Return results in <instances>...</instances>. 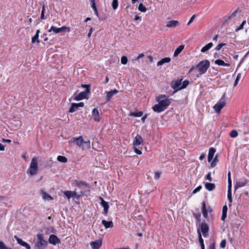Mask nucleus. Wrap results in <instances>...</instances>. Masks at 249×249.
<instances>
[{"mask_svg": "<svg viewBox=\"0 0 249 249\" xmlns=\"http://www.w3.org/2000/svg\"><path fill=\"white\" fill-rule=\"evenodd\" d=\"M138 9L142 12H145L147 10L146 8L142 3L140 4Z\"/></svg>", "mask_w": 249, "mask_h": 249, "instance_id": "a19ab883", "label": "nucleus"}, {"mask_svg": "<svg viewBox=\"0 0 249 249\" xmlns=\"http://www.w3.org/2000/svg\"><path fill=\"white\" fill-rule=\"evenodd\" d=\"M227 197L230 203H231L232 201L231 196V186H228Z\"/></svg>", "mask_w": 249, "mask_h": 249, "instance_id": "2f4dec72", "label": "nucleus"}, {"mask_svg": "<svg viewBox=\"0 0 249 249\" xmlns=\"http://www.w3.org/2000/svg\"><path fill=\"white\" fill-rule=\"evenodd\" d=\"M184 48V46L183 45H181L179 46H178L175 51L174 56L175 57L177 56L183 50Z\"/></svg>", "mask_w": 249, "mask_h": 249, "instance_id": "bb28decb", "label": "nucleus"}, {"mask_svg": "<svg viewBox=\"0 0 249 249\" xmlns=\"http://www.w3.org/2000/svg\"><path fill=\"white\" fill-rule=\"evenodd\" d=\"M14 238L17 240L18 244L23 247H25L27 249H31V247L26 242L22 241L21 239L18 238L17 235L14 236Z\"/></svg>", "mask_w": 249, "mask_h": 249, "instance_id": "f8f14e48", "label": "nucleus"}, {"mask_svg": "<svg viewBox=\"0 0 249 249\" xmlns=\"http://www.w3.org/2000/svg\"><path fill=\"white\" fill-rule=\"evenodd\" d=\"M194 216L195 217V218L197 220H198V221L200 220V216H201L200 213H198V214L194 213Z\"/></svg>", "mask_w": 249, "mask_h": 249, "instance_id": "e2e57ef3", "label": "nucleus"}, {"mask_svg": "<svg viewBox=\"0 0 249 249\" xmlns=\"http://www.w3.org/2000/svg\"><path fill=\"white\" fill-rule=\"evenodd\" d=\"M238 12V9L236 10L233 13H232L230 15L224 17L223 18V25H227L230 23V22L236 17V14Z\"/></svg>", "mask_w": 249, "mask_h": 249, "instance_id": "1a4fd4ad", "label": "nucleus"}, {"mask_svg": "<svg viewBox=\"0 0 249 249\" xmlns=\"http://www.w3.org/2000/svg\"><path fill=\"white\" fill-rule=\"evenodd\" d=\"M72 194L73 191H66L64 192V194L68 199L72 197Z\"/></svg>", "mask_w": 249, "mask_h": 249, "instance_id": "4c0bfd02", "label": "nucleus"}, {"mask_svg": "<svg viewBox=\"0 0 249 249\" xmlns=\"http://www.w3.org/2000/svg\"><path fill=\"white\" fill-rule=\"evenodd\" d=\"M92 31H93V28L92 27H90V29H89V32L88 34V37L89 38L91 36V35L92 33Z\"/></svg>", "mask_w": 249, "mask_h": 249, "instance_id": "69168bd1", "label": "nucleus"}, {"mask_svg": "<svg viewBox=\"0 0 249 249\" xmlns=\"http://www.w3.org/2000/svg\"><path fill=\"white\" fill-rule=\"evenodd\" d=\"M228 186H232V182L231 178V172H229L228 174Z\"/></svg>", "mask_w": 249, "mask_h": 249, "instance_id": "603ef678", "label": "nucleus"}, {"mask_svg": "<svg viewBox=\"0 0 249 249\" xmlns=\"http://www.w3.org/2000/svg\"><path fill=\"white\" fill-rule=\"evenodd\" d=\"M201 188H202L201 186L199 185V186H198L197 187H196V189H195L194 190V191H193V194H195L197 192H199L201 190Z\"/></svg>", "mask_w": 249, "mask_h": 249, "instance_id": "4d7b16f0", "label": "nucleus"}, {"mask_svg": "<svg viewBox=\"0 0 249 249\" xmlns=\"http://www.w3.org/2000/svg\"><path fill=\"white\" fill-rule=\"evenodd\" d=\"M83 88H86L85 91L80 92L77 95H76L74 99L76 101H80L84 99H88L89 95L90 93V85H82Z\"/></svg>", "mask_w": 249, "mask_h": 249, "instance_id": "f03ea898", "label": "nucleus"}, {"mask_svg": "<svg viewBox=\"0 0 249 249\" xmlns=\"http://www.w3.org/2000/svg\"><path fill=\"white\" fill-rule=\"evenodd\" d=\"M205 157H206V154L202 153L201 154V155L199 157V160H204L205 158Z\"/></svg>", "mask_w": 249, "mask_h": 249, "instance_id": "338daca9", "label": "nucleus"}, {"mask_svg": "<svg viewBox=\"0 0 249 249\" xmlns=\"http://www.w3.org/2000/svg\"><path fill=\"white\" fill-rule=\"evenodd\" d=\"M143 139L142 136L139 134L137 135L133 142V145L135 146H138L143 142Z\"/></svg>", "mask_w": 249, "mask_h": 249, "instance_id": "4468645a", "label": "nucleus"}, {"mask_svg": "<svg viewBox=\"0 0 249 249\" xmlns=\"http://www.w3.org/2000/svg\"><path fill=\"white\" fill-rule=\"evenodd\" d=\"M201 204H202L201 211H202L203 215L205 218H207L208 216V212L209 211V209H207L206 207V203L204 201L202 202Z\"/></svg>", "mask_w": 249, "mask_h": 249, "instance_id": "5701e85b", "label": "nucleus"}, {"mask_svg": "<svg viewBox=\"0 0 249 249\" xmlns=\"http://www.w3.org/2000/svg\"><path fill=\"white\" fill-rule=\"evenodd\" d=\"M247 182L248 181L247 180H245L244 181H237L234 186L235 190H236L238 188L246 186V185L247 184Z\"/></svg>", "mask_w": 249, "mask_h": 249, "instance_id": "b1692460", "label": "nucleus"}, {"mask_svg": "<svg viewBox=\"0 0 249 249\" xmlns=\"http://www.w3.org/2000/svg\"><path fill=\"white\" fill-rule=\"evenodd\" d=\"M39 33L40 30L39 29L37 30L35 35L32 38V42L33 43H36L37 44H39L40 40L38 39Z\"/></svg>", "mask_w": 249, "mask_h": 249, "instance_id": "aec40b11", "label": "nucleus"}, {"mask_svg": "<svg viewBox=\"0 0 249 249\" xmlns=\"http://www.w3.org/2000/svg\"><path fill=\"white\" fill-rule=\"evenodd\" d=\"M199 227L203 236L205 237H207L209 230V227L208 224L205 222L200 223L199 224Z\"/></svg>", "mask_w": 249, "mask_h": 249, "instance_id": "6e6552de", "label": "nucleus"}, {"mask_svg": "<svg viewBox=\"0 0 249 249\" xmlns=\"http://www.w3.org/2000/svg\"><path fill=\"white\" fill-rule=\"evenodd\" d=\"M240 78H241V74L240 73H239L237 74L236 79L234 81V85H233V86L234 87H235L237 85L238 81L240 80Z\"/></svg>", "mask_w": 249, "mask_h": 249, "instance_id": "3c124183", "label": "nucleus"}, {"mask_svg": "<svg viewBox=\"0 0 249 249\" xmlns=\"http://www.w3.org/2000/svg\"><path fill=\"white\" fill-rule=\"evenodd\" d=\"M197 232H198V234L199 242L200 244V246H201L202 245H204L203 239H202V236H201V232L199 231V229L197 230Z\"/></svg>", "mask_w": 249, "mask_h": 249, "instance_id": "58836bf2", "label": "nucleus"}, {"mask_svg": "<svg viewBox=\"0 0 249 249\" xmlns=\"http://www.w3.org/2000/svg\"><path fill=\"white\" fill-rule=\"evenodd\" d=\"M79 196H80L78 195L75 191L73 192L72 197H76L77 198H79Z\"/></svg>", "mask_w": 249, "mask_h": 249, "instance_id": "774afa93", "label": "nucleus"}, {"mask_svg": "<svg viewBox=\"0 0 249 249\" xmlns=\"http://www.w3.org/2000/svg\"><path fill=\"white\" fill-rule=\"evenodd\" d=\"M90 245L93 249H99L102 246V241L101 240H96L92 242Z\"/></svg>", "mask_w": 249, "mask_h": 249, "instance_id": "412c9836", "label": "nucleus"}, {"mask_svg": "<svg viewBox=\"0 0 249 249\" xmlns=\"http://www.w3.org/2000/svg\"><path fill=\"white\" fill-rule=\"evenodd\" d=\"M49 242L53 245H55L57 244L60 243L61 241L60 239H59L57 236L54 234H51L49 238Z\"/></svg>", "mask_w": 249, "mask_h": 249, "instance_id": "9d476101", "label": "nucleus"}, {"mask_svg": "<svg viewBox=\"0 0 249 249\" xmlns=\"http://www.w3.org/2000/svg\"><path fill=\"white\" fill-rule=\"evenodd\" d=\"M127 61H128V60H127V58L126 56H123L122 57L121 60L122 64L125 65L127 63Z\"/></svg>", "mask_w": 249, "mask_h": 249, "instance_id": "09e8293b", "label": "nucleus"}, {"mask_svg": "<svg viewBox=\"0 0 249 249\" xmlns=\"http://www.w3.org/2000/svg\"><path fill=\"white\" fill-rule=\"evenodd\" d=\"M213 45V43L210 42L206 45L203 48H202L201 50V52L202 53H204L207 51H208Z\"/></svg>", "mask_w": 249, "mask_h": 249, "instance_id": "c756f323", "label": "nucleus"}, {"mask_svg": "<svg viewBox=\"0 0 249 249\" xmlns=\"http://www.w3.org/2000/svg\"><path fill=\"white\" fill-rule=\"evenodd\" d=\"M246 20L243 21L242 23L240 24V25L239 27H238L237 28H236L235 31L236 32H238L239 30H241L243 29V27H244V25L246 24Z\"/></svg>", "mask_w": 249, "mask_h": 249, "instance_id": "a18cd8bd", "label": "nucleus"}, {"mask_svg": "<svg viewBox=\"0 0 249 249\" xmlns=\"http://www.w3.org/2000/svg\"><path fill=\"white\" fill-rule=\"evenodd\" d=\"M214 63L218 66L224 67H230L231 66V63L230 62L226 63L223 60L220 59L215 60Z\"/></svg>", "mask_w": 249, "mask_h": 249, "instance_id": "dca6fc26", "label": "nucleus"}, {"mask_svg": "<svg viewBox=\"0 0 249 249\" xmlns=\"http://www.w3.org/2000/svg\"><path fill=\"white\" fill-rule=\"evenodd\" d=\"M75 184L78 186H86L87 185V183L82 181H76Z\"/></svg>", "mask_w": 249, "mask_h": 249, "instance_id": "de8ad7c7", "label": "nucleus"}, {"mask_svg": "<svg viewBox=\"0 0 249 249\" xmlns=\"http://www.w3.org/2000/svg\"><path fill=\"white\" fill-rule=\"evenodd\" d=\"M76 105H77V107L78 108L79 107H83L84 106V103L83 102H80L79 103H76Z\"/></svg>", "mask_w": 249, "mask_h": 249, "instance_id": "0e129e2a", "label": "nucleus"}, {"mask_svg": "<svg viewBox=\"0 0 249 249\" xmlns=\"http://www.w3.org/2000/svg\"><path fill=\"white\" fill-rule=\"evenodd\" d=\"M218 161L219 160L218 159V155H216L214 157L213 160L211 163V167L212 168L215 167L218 163Z\"/></svg>", "mask_w": 249, "mask_h": 249, "instance_id": "f704fd0d", "label": "nucleus"}, {"mask_svg": "<svg viewBox=\"0 0 249 249\" xmlns=\"http://www.w3.org/2000/svg\"><path fill=\"white\" fill-rule=\"evenodd\" d=\"M228 211V207L226 205H224L222 209V214L221 216V220L225 221V219L227 217V213Z\"/></svg>", "mask_w": 249, "mask_h": 249, "instance_id": "393cba45", "label": "nucleus"}, {"mask_svg": "<svg viewBox=\"0 0 249 249\" xmlns=\"http://www.w3.org/2000/svg\"><path fill=\"white\" fill-rule=\"evenodd\" d=\"M112 6L114 10H116L118 6V0H113L112 2Z\"/></svg>", "mask_w": 249, "mask_h": 249, "instance_id": "ea45409f", "label": "nucleus"}, {"mask_svg": "<svg viewBox=\"0 0 249 249\" xmlns=\"http://www.w3.org/2000/svg\"><path fill=\"white\" fill-rule=\"evenodd\" d=\"M45 11V5H43L42 6V9L41 16H40V19L42 20L45 19L46 18L45 15H44Z\"/></svg>", "mask_w": 249, "mask_h": 249, "instance_id": "49530a36", "label": "nucleus"}, {"mask_svg": "<svg viewBox=\"0 0 249 249\" xmlns=\"http://www.w3.org/2000/svg\"><path fill=\"white\" fill-rule=\"evenodd\" d=\"M38 171L37 160L36 157L32 159L31 162L29 169L27 170V173H29L31 176L36 175Z\"/></svg>", "mask_w": 249, "mask_h": 249, "instance_id": "39448f33", "label": "nucleus"}, {"mask_svg": "<svg viewBox=\"0 0 249 249\" xmlns=\"http://www.w3.org/2000/svg\"><path fill=\"white\" fill-rule=\"evenodd\" d=\"M2 241H0V249H9Z\"/></svg>", "mask_w": 249, "mask_h": 249, "instance_id": "864d4df0", "label": "nucleus"}, {"mask_svg": "<svg viewBox=\"0 0 249 249\" xmlns=\"http://www.w3.org/2000/svg\"><path fill=\"white\" fill-rule=\"evenodd\" d=\"M100 199L101 200V205L104 208L103 214L107 215L109 209V205L108 202L105 201L103 198L101 196H100Z\"/></svg>", "mask_w": 249, "mask_h": 249, "instance_id": "9b49d317", "label": "nucleus"}, {"mask_svg": "<svg viewBox=\"0 0 249 249\" xmlns=\"http://www.w3.org/2000/svg\"><path fill=\"white\" fill-rule=\"evenodd\" d=\"M238 135V132L235 130H232L230 133V136L231 138H235Z\"/></svg>", "mask_w": 249, "mask_h": 249, "instance_id": "79ce46f5", "label": "nucleus"}, {"mask_svg": "<svg viewBox=\"0 0 249 249\" xmlns=\"http://www.w3.org/2000/svg\"><path fill=\"white\" fill-rule=\"evenodd\" d=\"M73 142H75L77 146L81 148L84 142V140L82 136H80L77 138H73Z\"/></svg>", "mask_w": 249, "mask_h": 249, "instance_id": "2eb2a0df", "label": "nucleus"}, {"mask_svg": "<svg viewBox=\"0 0 249 249\" xmlns=\"http://www.w3.org/2000/svg\"><path fill=\"white\" fill-rule=\"evenodd\" d=\"M170 60H171V59L170 57L163 58L161 59V60H160V61L158 62L157 66H160L165 63H169L170 61Z\"/></svg>", "mask_w": 249, "mask_h": 249, "instance_id": "c85d7f7f", "label": "nucleus"}, {"mask_svg": "<svg viewBox=\"0 0 249 249\" xmlns=\"http://www.w3.org/2000/svg\"><path fill=\"white\" fill-rule=\"evenodd\" d=\"M42 197L43 199L44 200H50L53 199L52 197L48 194L46 192L43 191V190H41V191Z\"/></svg>", "mask_w": 249, "mask_h": 249, "instance_id": "cd10ccee", "label": "nucleus"}, {"mask_svg": "<svg viewBox=\"0 0 249 249\" xmlns=\"http://www.w3.org/2000/svg\"><path fill=\"white\" fill-rule=\"evenodd\" d=\"M206 179H208L210 181H212V178L211 177V172L208 173V174L207 175Z\"/></svg>", "mask_w": 249, "mask_h": 249, "instance_id": "052dcab7", "label": "nucleus"}, {"mask_svg": "<svg viewBox=\"0 0 249 249\" xmlns=\"http://www.w3.org/2000/svg\"><path fill=\"white\" fill-rule=\"evenodd\" d=\"M179 25V22L177 20H172L168 21L166 24L168 28H175Z\"/></svg>", "mask_w": 249, "mask_h": 249, "instance_id": "6ab92c4d", "label": "nucleus"}, {"mask_svg": "<svg viewBox=\"0 0 249 249\" xmlns=\"http://www.w3.org/2000/svg\"><path fill=\"white\" fill-rule=\"evenodd\" d=\"M37 240L35 244V249H44V248L48 245V242L44 240L43 234H37Z\"/></svg>", "mask_w": 249, "mask_h": 249, "instance_id": "20e7f679", "label": "nucleus"}, {"mask_svg": "<svg viewBox=\"0 0 249 249\" xmlns=\"http://www.w3.org/2000/svg\"><path fill=\"white\" fill-rule=\"evenodd\" d=\"M134 150L135 152L138 155H141L142 154V151L136 147L134 148Z\"/></svg>", "mask_w": 249, "mask_h": 249, "instance_id": "bf43d9fd", "label": "nucleus"}, {"mask_svg": "<svg viewBox=\"0 0 249 249\" xmlns=\"http://www.w3.org/2000/svg\"><path fill=\"white\" fill-rule=\"evenodd\" d=\"M59 29L60 30V32H62V31H64L65 30H67V31L68 32H70V31H71V29H70V27H67V26H63L61 27V28H59Z\"/></svg>", "mask_w": 249, "mask_h": 249, "instance_id": "8fccbe9b", "label": "nucleus"}, {"mask_svg": "<svg viewBox=\"0 0 249 249\" xmlns=\"http://www.w3.org/2000/svg\"><path fill=\"white\" fill-rule=\"evenodd\" d=\"M160 175H161V172H156L155 173L154 178L156 179H159L160 177Z\"/></svg>", "mask_w": 249, "mask_h": 249, "instance_id": "6e6d98bb", "label": "nucleus"}, {"mask_svg": "<svg viewBox=\"0 0 249 249\" xmlns=\"http://www.w3.org/2000/svg\"><path fill=\"white\" fill-rule=\"evenodd\" d=\"M143 112L141 111H135L132 112L130 113V116L136 117H140L143 115Z\"/></svg>", "mask_w": 249, "mask_h": 249, "instance_id": "7c9ffc66", "label": "nucleus"}, {"mask_svg": "<svg viewBox=\"0 0 249 249\" xmlns=\"http://www.w3.org/2000/svg\"><path fill=\"white\" fill-rule=\"evenodd\" d=\"M172 100L165 95H160L156 98V101L158 104L155 105L152 107V109L154 112L157 113L162 112L169 106Z\"/></svg>", "mask_w": 249, "mask_h": 249, "instance_id": "f257e3e1", "label": "nucleus"}, {"mask_svg": "<svg viewBox=\"0 0 249 249\" xmlns=\"http://www.w3.org/2000/svg\"><path fill=\"white\" fill-rule=\"evenodd\" d=\"M226 45V44L225 43H220L216 46L214 49L216 51H219L222 48V47Z\"/></svg>", "mask_w": 249, "mask_h": 249, "instance_id": "c03bdc74", "label": "nucleus"}, {"mask_svg": "<svg viewBox=\"0 0 249 249\" xmlns=\"http://www.w3.org/2000/svg\"><path fill=\"white\" fill-rule=\"evenodd\" d=\"M205 187L207 190L212 191L215 189V185L214 183L207 182L205 184Z\"/></svg>", "mask_w": 249, "mask_h": 249, "instance_id": "a878e982", "label": "nucleus"}, {"mask_svg": "<svg viewBox=\"0 0 249 249\" xmlns=\"http://www.w3.org/2000/svg\"><path fill=\"white\" fill-rule=\"evenodd\" d=\"M58 161L62 163H66L67 162L68 160L66 157L62 156H58L57 158Z\"/></svg>", "mask_w": 249, "mask_h": 249, "instance_id": "e433bc0d", "label": "nucleus"}, {"mask_svg": "<svg viewBox=\"0 0 249 249\" xmlns=\"http://www.w3.org/2000/svg\"><path fill=\"white\" fill-rule=\"evenodd\" d=\"M215 149L213 147H211L209 150V153L208 156V161L211 162L213 158L214 154L215 152Z\"/></svg>", "mask_w": 249, "mask_h": 249, "instance_id": "f3484780", "label": "nucleus"}, {"mask_svg": "<svg viewBox=\"0 0 249 249\" xmlns=\"http://www.w3.org/2000/svg\"><path fill=\"white\" fill-rule=\"evenodd\" d=\"M102 224L106 229L112 228L114 226L113 223L112 221H107L105 220H103L102 221Z\"/></svg>", "mask_w": 249, "mask_h": 249, "instance_id": "4be33fe9", "label": "nucleus"}, {"mask_svg": "<svg viewBox=\"0 0 249 249\" xmlns=\"http://www.w3.org/2000/svg\"><path fill=\"white\" fill-rule=\"evenodd\" d=\"M90 2L91 3V6L92 8V9H94V8L96 7L95 0H90Z\"/></svg>", "mask_w": 249, "mask_h": 249, "instance_id": "13d9d810", "label": "nucleus"}, {"mask_svg": "<svg viewBox=\"0 0 249 249\" xmlns=\"http://www.w3.org/2000/svg\"><path fill=\"white\" fill-rule=\"evenodd\" d=\"M118 90L114 89L113 90H111L107 92V101L109 102L111 98V97L115 94L118 93Z\"/></svg>", "mask_w": 249, "mask_h": 249, "instance_id": "a211bd4d", "label": "nucleus"}, {"mask_svg": "<svg viewBox=\"0 0 249 249\" xmlns=\"http://www.w3.org/2000/svg\"><path fill=\"white\" fill-rule=\"evenodd\" d=\"M83 149H89L90 148V141H84V142H83V145L82 146V147H81Z\"/></svg>", "mask_w": 249, "mask_h": 249, "instance_id": "473e14b6", "label": "nucleus"}, {"mask_svg": "<svg viewBox=\"0 0 249 249\" xmlns=\"http://www.w3.org/2000/svg\"><path fill=\"white\" fill-rule=\"evenodd\" d=\"M195 18L196 16L195 15L192 16L191 18L190 19L189 21H188L187 25H189L193 21Z\"/></svg>", "mask_w": 249, "mask_h": 249, "instance_id": "680f3d73", "label": "nucleus"}, {"mask_svg": "<svg viewBox=\"0 0 249 249\" xmlns=\"http://www.w3.org/2000/svg\"><path fill=\"white\" fill-rule=\"evenodd\" d=\"M189 82L187 80H184L181 84V89L186 88L189 85Z\"/></svg>", "mask_w": 249, "mask_h": 249, "instance_id": "37998d69", "label": "nucleus"}, {"mask_svg": "<svg viewBox=\"0 0 249 249\" xmlns=\"http://www.w3.org/2000/svg\"><path fill=\"white\" fill-rule=\"evenodd\" d=\"M210 66V63L208 60L201 61L196 66L200 75H202L206 72Z\"/></svg>", "mask_w": 249, "mask_h": 249, "instance_id": "7ed1b4c3", "label": "nucleus"}, {"mask_svg": "<svg viewBox=\"0 0 249 249\" xmlns=\"http://www.w3.org/2000/svg\"><path fill=\"white\" fill-rule=\"evenodd\" d=\"M226 105L225 93H224L219 101L213 106V109L217 113H220L221 109Z\"/></svg>", "mask_w": 249, "mask_h": 249, "instance_id": "423d86ee", "label": "nucleus"}, {"mask_svg": "<svg viewBox=\"0 0 249 249\" xmlns=\"http://www.w3.org/2000/svg\"><path fill=\"white\" fill-rule=\"evenodd\" d=\"M226 245V240L225 239H223L221 241L220 246L221 248L224 249L225 248Z\"/></svg>", "mask_w": 249, "mask_h": 249, "instance_id": "5fc2aeb1", "label": "nucleus"}, {"mask_svg": "<svg viewBox=\"0 0 249 249\" xmlns=\"http://www.w3.org/2000/svg\"><path fill=\"white\" fill-rule=\"evenodd\" d=\"M48 32H53L55 34H57L60 32L59 28L52 26L50 29L48 30Z\"/></svg>", "mask_w": 249, "mask_h": 249, "instance_id": "72a5a7b5", "label": "nucleus"}, {"mask_svg": "<svg viewBox=\"0 0 249 249\" xmlns=\"http://www.w3.org/2000/svg\"><path fill=\"white\" fill-rule=\"evenodd\" d=\"M182 80V79H180L171 82V87L175 90V92L181 90Z\"/></svg>", "mask_w": 249, "mask_h": 249, "instance_id": "0eeeda50", "label": "nucleus"}, {"mask_svg": "<svg viewBox=\"0 0 249 249\" xmlns=\"http://www.w3.org/2000/svg\"><path fill=\"white\" fill-rule=\"evenodd\" d=\"M78 109L76 103H73L71 104V106L69 109V112L73 113Z\"/></svg>", "mask_w": 249, "mask_h": 249, "instance_id": "c9c22d12", "label": "nucleus"}, {"mask_svg": "<svg viewBox=\"0 0 249 249\" xmlns=\"http://www.w3.org/2000/svg\"><path fill=\"white\" fill-rule=\"evenodd\" d=\"M92 116L93 117V119L95 122H99L100 120V117L99 116V111L98 109L94 108L92 111Z\"/></svg>", "mask_w": 249, "mask_h": 249, "instance_id": "ddd939ff", "label": "nucleus"}]
</instances>
